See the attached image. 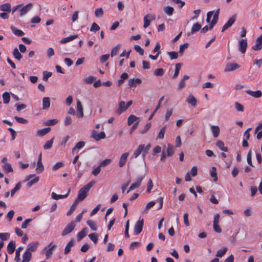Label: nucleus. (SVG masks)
<instances>
[{
  "mask_svg": "<svg viewBox=\"0 0 262 262\" xmlns=\"http://www.w3.org/2000/svg\"><path fill=\"white\" fill-rule=\"evenodd\" d=\"M11 29L12 31V32L16 36H23L25 33L23 31H22L21 30H19L18 29H17L16 28L13 27V26H11Z\"/></svg>",
  "mask_w": 262,
  "mask_h": 262,
  "instance_id": "obj_33",
  "label": "nucleus"
},
{
  "mask_svg": "<svg viewBox=\"0 0 262 262\" xmlns=\"http://www.w3.org/2000/svg\"><path fill=\"white\" fill-rule=\"evenodd\" d=\"M143 219H140L136 222L134 229V232L135 235H138L142 232L143 227Z\"/></svg>",
  "mask_w": 262,
  "mask_h": 262,
  "instance_id": "obj_2",
  "label": "nucleus"
},
{
  "mask_svg": "<svg viewBox=\"0 0 262 262\" xmlns=\"http://www.w3.org/2000/svg\"><path fill=\"white\" fill-rule=\"evenodd\" d=\"M128 156H129L128 152H125L121 156L120 159H119V163H118V165L120 167H122L123 166H124V165L126 163L127 158L128 157Z\"/></svg>",
  "mask_w": 262,
  "mask_h": 262,
  "instance_id": "obj_12",
  "label": "nucleus"
},
{
  "mask_svg": "<svg viewBox=\"0 0 262 262\" xmlns=\"http://www.w3.org/2000/svg\"><path fill=\"white\" fill-rule=\"evenodd\" d=\"M103 15V11L101 8H97L95 11V15L97 17H101Z\"/></svg>",
  "mask_w": 262,
  "mask_h": 262,
  "instance_id": "obj_53",
  "label": "nucleus"
},
{
  "mask_svg": "<svg viewBox=\"0 0 262 262\" xmlns=\"http://www.w3.org/2000/svg\"><path fill=\"white\" fill-rule=\"evenodd\" d=\"M211 177L213 178V181L216 182L217 180L216 169L215 167H212L210 171Z\"/></svg>",
  "mask_w": 262,
  "mask_h": 262,
  "instance_id": "obj_44",
  "label": "nucleus"
},
{
  "mask_svg": "<svg viewBox=\"0 0 262 262\" xmlns=\"http://www.w3.org/2000/svg\"><path fill=\"white\" fill-rule=\"evenodd\" d=\"M51 130L50 127H47L45 128L41 129H39L37 130L36 133V135L37 136L41 137L45 135H46L47 133H48Z\"/></svg>",
  "mask_w": 262,
  "mask_h": 262,
  "instance_id": "obj_26",
  "label": "nucleus"
},
{
  "mask_svg": "<svg viewBox=\"0 0 262 262\" xmlns=\"http://www.w3.org/2000/svg\"><path fill=\"white\" fill-rule=\"evenodd\" d=\"M247 47V41L246 39H242L239 41L238 50L243 54L246 52Z\"/></svg>",
  "mask_w": 262,
  "mask_h": 262,
  "instance_id": "obj_7",
  "label": "nucleus"
},
{
  "mask_svg": "<svg viewBox=\"0 0 262 262\" xmlns=\"http://www.w3.org/2000/svg\"><path fill=\"white\" fill-rule=\"evenodd\" d=\"M141 80L139 78H132L128 80V85L130 87L135 88L137 86V84L141 83Z\"/></svg>",
  "mask_w": 262,
  "mask_h": 262,
  "instance_id": "obj_19",
  "label": "nucleus"
},
{
  "mask_svg": "<svg viewBox=\"0 0 262 262\" xmlns=\"http://www.w3.org/2000/svg\"><path fill=\"white\" fill-rule=\"evenodd\" d=\"M56 247V245H53L51 248L46 249V257L47 259L49 258L53 253V250Z\"/></svg>",
  "mask_w": 262,
  "mask_h": 262,
  "instance_id": "obj_46",
  "label": "nucleus"
},
{
  "mask_svg": "<svg viewBox=\"0 0 262 262\" xmlns=\"http://www.w3.org/2000/svg\"><path fill=\"white\" fill-rule=\"evenodd\" d=\"M187 102L195 107L196 105L197 100L193 95H190L187 99Z\"/></svg>",
  "mask_w": 262,
  "mask_h": 262,
  "instance_id": "obj_30",
  "label": "nucleus"
},
{
  "mask_svg": "<svg viewBox=\"0 0 262 262\" xmlns=\"http://www.w3.org/2000/svg\"><path fill=\"white\" fill-rule=\"evenodd\" d=\"M96 78L92 76H90L88 77L85 78L83 79V81L86 84L92 83L94 80H95Z\"/></svg>",
  "mask_w": 262,
  "mask_h": 262,
  "instance_id": "obj_57",
  "label": "nucleus"
},
{
  "mask_svg": "<svg viewBox=\"0 0 262 262\" xmlns=\"http://www.w3.org/2000/svg\"><path fill=\"white\" fill-rule=\"evenodd\" d=\"M58 122V120L56 119L48 120L45 124L48 126L55 125Z\"/></svg>",
  "mask_w": 262,
  "mask_h": 262,
  "instance_id": "obj_63",
  "label": "nucleus"
},
{
  "mask_svg": "<svg viewBox=\"0 0 262 262\" xmlns=\"http://www.w3.org/2000/svg\"><path fill=\"white\" fill-rule=\"evenodd\" d=\"M32 4L31 3H29L25 6H24L20 11V15L21 16L26 14L31 9L32 7Z\"/></svg>",
  "mask_w": 262,
  "mask_h": 262,
  "instance_id": "obj_18",
  "label": "nucleus"
},
{
  "mask_svg": "<svg viewBox=\"0 0 262 262\" xmlns=\"http://www.w3.org/2000/svg\"><path fill=\"white\" fill-rule=\"evenodd\" d=\"M121 45L120 44H118L112 49L111 52V57H113L117 54L118 51L121 48Z\"/></svg>",
  "mask_w": 262,
  "mask_h": 262,
  "instance_id": "obj_49",
  "label": "nucleus"
},
{
  "mask_svg": "<svg viewBox=\"0 0 262 262\" xmlns=\"http://www.w3.org/2000/svg\"><path fill=\"white\" fill-rule=\"evenodd\" d=\"M54 138H52L51 140L46 142L45 144L43 145V148L45 149H50L53 143Z\"/></svg>",
  "mask_w": 262,
  "mask_h": 262,
  "instance_id": "obj_50",
  "label": "nucleus"
},
{
  "mask_svg": "<svg viewBox=\"0 0 262 262\" xmlns=\"http://www.w3.org/2000/svg\"><path fill=\"white\" fill-rule=\"evenodd\" d=\"M50 106V99L49 97H44L42 99V109L47 110Z\"/></svg>",
  "mask_w": 262,
  "mask_h": 262,
  "instance_id": "obj_24",
  "label": "nucleus"
},
{
  "mask_svg": "<svg viewBox=\"0 0 262 262\" xmlns=\"http://www.w3.org/2000/svg\"><path fill=\"white\" fill-rule=\"evenodd\" d=\"M15 250V243L14 241H11L9 242L7 246V252L11 254Z\"/></svg>",
  "mask_w": 262,
  "mask_h": 262,
  "instance_id": "obj_20",
  "label": "nucleus"
},
{
  "mask_svg": "<svg viewBox=\"0 0 262 262\" xmlns=\"http://www.w3.org/2000/svg\"><path fill=\"white\" fill-rule=\"evenodd\" d=\"M88 225L92 229L93 231H96L97 229V226L95 224V222L93 220H88L86 222Z\"/></svg>",
  "mask_w": 262,
  "mask_h": 262,
  "instance_id": "obj_38",
  "label": "nucleus"
},
{
  "mask_svg": "<svg viewBox=\"0 0 262 262\" xmlns=\"http://www.w3.org/2000/svg\"><path fill=\"white\" fill-rule=\"evenodd\" d=\"M254 51H259L262 49V34L256 39V43L252 47Z\"/></svg>",
  "mask_w": 262,
  "mask_h": 262,
  "instance_id": "obj_9",
  "label": "nucleus"
},
{
  "mask_svg": "<svg viewBox=\"0 0 262 262\" xmlns=\"http://www.w3.org/2000/svg\"><path fill=\"white\" fill-rule=\"evenodd\" d=\"M211 130L214 138H217L220 134V127L217 125L211 126Z\"/></svg>",
  "mask_w": 262,
  "mask_h": 262,
  "instance_id": "obj_23",
  "label": "nucleus"
},
{
  "mask_svg": "<svg viewBox=\"0 0 262 262\" xmlns=\"http://www.w3.org/2000/svg\"><path fill=\"white\" fill-rule=\"evenodd\" d=\"M32 253L26 251L23 255V260L21 262H29L31 260Z\"/></svg>",
  "mask_w": 262,
  "mask_h": 262,
  "instance_id": "obj_25",
  "label": "nucleus"
},
{
  "mask_svg": "<svg viewBox=\"0 0 262 262\" xmlns=\"http://www.w3.org/2000/svg\"><path fill=\"white\" fill-rule=\"evenodd\" d=\"M189 46L188 43H185L183 45H181L179 48V53L182 54L183 53L184 51L187 49Z\"/></svg>",
  "mask_w": 262,
  "mask_h": 262,
  "instance_id": "obj_62",
  "label": "nucleus"
},
{
  "mask_svg": "<svg viewBox=\"0 0 262 262\" xmlns=\"http://www.w3.org/2000/svg\"><path fill=\"white\" fill-rule=\"evenodd\" d=\"M52 75V72L44 71L43 72V77L42 79L44 81H47L49 77H50Z\"/></svg>",
  "mask_w": 262,
  "mask_h": 262,
  "instance_id": "obj_59",
  "label": "nucleus"
},
{
  "mask_svg": "<svg viewBox=\"0 0 262 262\" xmlns=\"http://www.w3.org/2000/svg\"><path fill=\"white\" fill-rule=\"evenodd\" d=\"M64 164L62 162H58L56 163L52 167V170L55 171L63 166Z\"/></svg>",
  "mask_w": 262,
  "mask_h": 262,
  "instance_id": "obj_64",
  "label": "nucleus"
},
{
  "mask_svg": "<svg viewBox=\"0 0 262 262\" xmlns=\"http://www.w3.org/2000/svg\"><path fill=\"white\" fill-rule=\"evenodd\" d=\"M227 251V248L226 247H224L217 251L216 256L217 257H222L223 255H224Z\"/></svg>",
  "mask_w": 262,
  "mask_h": 262,
  "instance_id": "obj_48",
  "label": "nucleus"
},
{
  "mask_svg": "<svg viewBox=\"0 0 262 262\" xmlns=\"http://www.w3.org/2000/svg\"><path fill=\"white\" fill-rule=\"evenodd\" d=\"M44 170V166L42 164V162H37V167L36 168V171L38 173H41Z\"/></svg>",
  "mask_w": 262,
  "mask_h": 262,
  "instance_id": "obj_42",
  "label": "nucleus"
},
{
  "mask_svg": "<svg viewBox=\"0 0 262 262\" xmlns=\"http://www.w3.org/2000/svg\"><path fill=\"white\" fill-rule=\"evenodd\" d=\"M128 75L126 73H123L121 75L120 78L118 80V85L120 86L125 80L127 79Z\"/></svg>",
  "mask_w": 262,
  "mask_h": 262,
  "instance_id": "obj_35",
  "label": "nucleus"
},
{
  "mask_svg": "<svg viewBox=\"0 0 262 262\" xmlns=\"http://www.w3.org/2000/svg\"><path fill=\"white\" fill-rule=\"evenodd\" d=\"M13 55L15 59L18 60H20L22 58V55L20 53L17 48H15L13 50Z\"/></svg>",
  "mask_w": 262,
  "mask_h": 262,
  "instance_id": "obj_34",
  "label": "nucleus"
},
{
  "mask_svg": "<svg viewBox=\"0 0 262 262\" xmlns=\"http://www.w3.org/2000/svg\"><path fill=\"white\" fill-rule=\"evenodd\" d=\"M156 18L155 15H150V14H147L144 17V25L143 27L144 28H147L150 23V20H154Z\"/></svg>",
  "mask_w": 262,
  "mask_h": 262,
  "instance_id": "obj_6",
  "label": "nucleus"
},
{
  "mask_svg": "<svg viewBox=\"0 0 262 262\" xmlns=\"http://www.w3.org/2000/svg\"><path fill=\"white\" fill-rule=\"evenodd\" d=\"M164 73V70L162 68L157 69L154 71V74L156 76H162Z\"/></svg>",
  "mask_w": 262,
  "mask_h": 262,
  "instance_id": "obj_61",
  "label": "nucleus"
},
{
  "mask_svg": "<svg viewBox=\"0 0 262 262\" xmlns=\"http://www.w3.org/2000/svg\"><path fill=\"white\" fill-rule=\"evenodd\" d=\"M10 234L9 233H0V239L2 241H6L10 237Z\"/></svg>",
  "mask_w": 262,
  "mask_h": 262,
  "instance_id": "obj_60",
  "label": "nucleus"
},
{
  "mask_svg": "<svg viewBox=\"0 0 262 262\" xmlns=\"http://www.w3.org/2000/svg\"><path fill=\"white\" fill-rule=\"evenodd\" d=\"M88 231V228L85 227L81 231L78 232L77 235V241H81L86 235Z\"/></svg>",
  "mask_w": 262,
  "mask_h": 262,
  "instance_id": "obj_21",
  "label": "nucleus"
},
{
  "mask_svg": "<svg viewBox=\"0 0 262 262\" xmlns=\"http://www.w3.org/2000/svg\"><path fill=\"white\" fill-rule=\"evenodd\" d=\"M235 20V18L234 16L230 17L228 21L223 27L222 32H224L226 29L230 27L234 23Z\"/></svg>",
  "mask_w": 262,
  "mask_h": 262,
  "instance_id": "obj_13",
  "label": "nucleus"
},
{
  "mask_svg": "<svg viewBox=\"0 0 262 262\" xmlns=\"http://www.w3.org/2000/svg\"><path fill=\"white\" fill-rule=\"evenodd\" d=\"M24 249V247H18L16 250L15 252V260L17 262H20V251Z\"/></svg>",
  "mask_w": 262,
  "mask_h": 262,
  "instance_id": "obj_39",
  "label": "nucleus"
},
{
  "mask_svg": "<svg viewBox=\"0 0 262 262\" xmlns=\"http://www.w3.org/2000/svg\"><path fill=\"white\" fill-rule=\"evenodd\" d=\"M165 149L167 157L172 156L175 152L174 147L169 143L167 144V148H166Z\"/></svg>",
  "mask_w": 262,
  "mask_h": 262,
  "instance_id": "obj_16",
  "label": "nucleus"
},
{
  "mask_svg": "<svg viewBox=\"0 0 262 262\" xmlns=\"http://www.w3.org/2000/svg\"><path fill=\"white\" fill-rule=\"evenodd\" d=\"M89 238L94 242V243L96 244L98 241V235L95 233H91L89 235Z\"/></svg>",
  "mask_w": 262,
  "mask_h": 262,
  "instance_id": "obj_58",
  "label": "nucleus"
},
{
  "mask_svg": "<svg viewBox=\"0 0 262 262\" xmlns=\"http://www.w3.org/2000/svg\"><path fill=\"white\" fill-rule=\"evenodd\" d=\"M70 192V190L68 191V193L64 195L62 194H57L56 193L53 192L51 193V197L52 199L54 200H59L61 199H64L67 198L69 195V193Z\"/></svg>",
  "mask_w": 262,
  "mask_h": 262,
  "instance_id": "obj_22",
  "label": "nucleus"
},
{
  "mask_svg": "<svg viewBox=\"0 0 262 262\" xmlns=\"http://www.w3.org/2000/svg\"><path fill=\"white\" fill-rule=\"evenodd\" d=\"M77 112L79 113L78 115V117L79 118L83 117V108H82V105H81L80 101H77Z\"/></svg>",
  "mask_w": 262,
  "mask_h": 262,
  "instance_id": "obj_29",
  "label": "nucleus"
},
{
  "mask_svg": "<svg viewBox=\"0 0 262 262\" xmlns=\"http://www.w3.org/2000/svg\"><path fill=\"white\" fill-rule=\"evenodd\" d=\"M3 101L5 104H7L9 102L10 96L8 92H5L3 94Z\"/></svg>",
  "mask_w": 262,
  "mask_h": 262,
  "instance_id": "obj_47",
  "label": "nucleus"
},
{
  "mask_svg": "<svg viewBox=\"0 0 262 262\" xmlns=\"http://www.w3.org/2000/svg\"><path fill=\"white\" fill-rule=\"evenodd\" d=\"M181 66H182V63H178L176 64L175 71H174V73L173 75V78H176L178 76V75L179 74L180 70L181 68Z\"/></svg>",
  "mask_w": 262,
  "mask_h": 262,
  "instance_id": "obj_45",
  "label": "nucleus"
},
{
  "mask_svg": "<svg viewBox=\"0 0 262 262\" xmlns=\"http://www.w3.org/2000/svg\"><path fill=\"white\" fill-rule=\"evenodd\" d=\"M201 28V25L200 24L198 23L194 24L191 28V31L187 33V36H189L190 35L195 33L200 30Z\"/></svg>",
  "mask_w": 262,
  "mask_h": 262,
  "instance_id": "obj_15",
  "label": "nucleus"
},
{
  "mask_svg": "<svg viewBox=\"0 0 262 262\" xmlns=\"http://www.w3.org/2000/svg\"><path fill=\"white\" fill-rule=\"evenodd\" d=\"M74 245V241L71 239L67 245L65 247L64 253L65 254H68L71 251V248Z\"/></svg>",
  "mask_w": 262,
  "mask_h": 262,
  "instance_id": "obj_32",
  "label": "nucleus"
},
{
  "mask_svg": "<svg viewBox=\"0 0 262 262\" xmlns=\"http://www.w3.org/2000/svg\"><path fill=\"white\" fill-rule=\"evenodd\" d=\"M79 202L77 200H75L72 205L71 206L70 209L67 212V215L69 216L72 214L73 211L76 209L77 205Z\"/></svg>",
  "mask_w": 262,
  "mask_h": 262,
  "instance_id": "obj_40",
  "label": "nucleus"
},
{
  "mask_svg": "<svg viewBox=\"0 0 262 262\" xmlns=\"http://www.w3.org/2000/svg\"><path fill=\"white\" fill-rule=\"evenodd\" d=\"M96 182L92 181L87 184L85 186L81 188L79 192L76 200L78 202L83 201L87 196V193L91 189V188L94 185Z\"/></svg>",
  "mask_w": 262,
  "mask_h": 262,
  "instance_id": "obj_1",
  "label": "nucleus"
},
{
  "mask_svg": "<svg viewBox=\"0 0 262 262\" xmlns=\"http://www.w3.org/2000/svg\"><path fill=\"white\" fill-rule=\"evenodd\" d=\"M251 155H252V150L250 149L248 152L247 156V161L248 163L251 166L253 167V165L252 162V158H251Z\"/></svg>",
  "mask_w": 262,
  "mask_h": 262,
  "instance_id": "obj_56",
  "label": "nucleus"
},
{
  "mask_svg": "<svg viewBox=\"0 0 262 262\" xmlns=\"http://www.w3.org/2000/svg\"><path fill=\"white\" fill-rule=\"evenodd\" d=\"M75 227V223L73 222H71V223L68 224L64 228L62 232L61 235L65 236L70 233L74 230Z\"/></svg>",
  "mask_w": 262,
  "mask_h": 262,
  "instance_id": "obj_3",
  "label": "nucleus"
},
{
  "mask_svg": "<svg viewBox=\"0 0 262 262\" xmlns=\"http://www.w3.org/2000/svg\"><path fill=\"white\" fill-rule=\"evenodd\" d=\"M21 182H18L15 186V187L11 191V196H13L15 193L18 191V190H19L20 189V187H21Z\"/></svg>",
  "mask_w": 262,
  "mask_h": 262,
  "instance_id": "obj_52",
  "label": "nucleus"
},
{
  "mask_svg": "<svg viewBox=\"0 0 262 262\" xmlns=\"http://www.w3.org/2000/svg\"><path fill=\"white\" fill-rule=\"evenodd\" d=\"M144 149V144L140 145L138 148L135 151L134 154L132 155V157L137 158L142 152H143V150Z\"/></svg>",
  "mask_w": 262,
  "mask_h": 262,
  "instance_id": "obj_17",
  "label": "nucleus"
},
{
  "mask_svg": "<svg viewBox=\"0 0 262 262\" xmlns=\"http://www.w3.org/2000/svg\"><path fill=\"white\" fill-rule=\"evenodd\" d=\"M0 10L10 12L11 11V5L9 3H5L0 6Z\"/></svg>",
  "mask_w": 262,
  "mask_h": 262,
  "instance_id": "obj_31",
  "label": "nucleus"
},
{
  "mask_svg": "<svg viewBox=\"0 0 262 262\" xmlns=\"http://www.w3.org/2000/svg\"><path fill=\"white\" fill-rule=\"evenodd\" d=\"M77 37H78V35H76V34L71 35V36H68L67 37H65V38H62L60 40V42L62 43H67V42H69L70 41H72V40L77 38Z\"/></svg>",
  "mask_w": 262,
  "mask_h": 262,
  "instance_id": "obj_27",
  "label": "nucleus"
},
{
  "mask_svg": "<svg viewBox=\"0 0 262 262\" xmlns=\"http://www.w3.org/2000/svg\"><path fill=\"white\" fill-rule=\"evenodd\" d=\"M167 54L169 56L171 60L177 59L178 57V53L177 52H167Z\"/></svg>",
  "mask_w": 262,
  "mask_h": 262,
  "instance_id": "obj_51",
  "label": "nucleus"
},
{
  "mask_svg": "<svg viewBox=\"0 0 262 262\" xmlns=\"http://www.w3.org/2000/svg\"><path fill=\"white\" fill-rule=\"evenodd\" d=\"M239 67L240 66L236 63L229 62L226 66L224 71L225 72L233 71L239 68Z\"/></svg>",
  "mask_w": 262,
  "mask_h": 262,
  "instance_id": "obj_5",
  "label": "nucleus"
},
{
  "mask_svg": "<svg viewBox=\"0 0 262 262\" xmlns=\"http://www.w3.org/2000/svg\"><path fill=\"white\" fill-rule=\"evenodd\" d=\"M85 145V142L83 141L78 142L75 145V146L72 149V152L73 153L76 149H80L82 148Z\"/></svg>",
  "mask_w": 262,
  "mask_h": 262,
  "instance_id": "obj_55",
  "label": "nucleus"
},
{
  "mask_svg": "<svg viewBox=\"0 0 262 262\" xmlns=\"http://www.w3.org/2000/svg\"><path fill=\"white\" fill-rule=\"evenodd\" d=\"M164 11L168 16H171L174 11V9L172 7L166 6L164 8Z\"/></svg>",
  "mask_w": 262,
  "mask_h": 262,
  "instance_id": "obj_37",
  "label": "nucleus"
},
{
  "mask_svg": "<svg viewBox=\"0 0 262 262\" xmlns=\"http://www.w3.org/2000/svg\"><path fill=\"white\" fill-rule=\"evenodd\" d=\"M100 28L98 25H97L96 23H93L92 24V26L90 29V31L91 32H97L100 30Z\"/></svg>",
  "mask_w": 262,
  "mask_h": 262,
  "instance_id": "obj_54",
  "label": "nucleus"
},
{
  "mask_svg": "<svg viewBox=\"0 0 262 262\" xmlns=\"http://www.w3.org/2000/svg\"><path fill=\"white\" fill-rule=\"evenodd\" d=\"M2 167L4 171L7 173L13 171V168L11 166V165L9 163H5V164L3 165Z\"/></svg>",
  "mask_w": 262,
  "mask_h": 262,
  "instance_id": "obj_41",
  "label": "nucleus"
},
{
  "mask_svg": "<svg viewBox=\"0 0 262 262\" xmlns=\"http://www.w3.org/2000/svg\"><path fill=\"white\" fill-rule=\"evenodd\" d=\"M138 119V117H136L135 115H130L127 119V124L128 125H130L134 122L136 121Z\"/></svg>",
  "mask_w": 262,
  "mask_h": 262,
  "instance_id": "obj_43",
  "label": "nucleus"
},
{
  "mask_svg": "<svg viewBox=\"0 0 262 262\" xmlns=\"http://www.w3.org/2000/svg\"><path fill=\"white\" fill-rule=\"evenodd\" d=\"M189 78V76L185 75L184 76L183 79L180 81L178 86V90H181L185 86V80Z\"/></svg>",
  "mask_w": 262,
  "mask_h": 262,
  "instance_id": "obj_28",
  "label": "nucleus"
},
{
  "mask_svg": "<svg viewBox=\"0 0 262 262\" xmlns=\"http://www.w3.org/2000/svg\"><path fill=\"white\" fill-rule=\"evenodd\" d=\"M126 110L127 108H126L125 102L121 101L119 103L118 108L116 111V113L118 115H120L123 112L125 111Z\"/></svg>",
  "mask_w": 262,
  "mask_h": 262,
  "instance_id": "obj_14",
  "label": "nucleus"
},
{
  "mask_svg": "<svg viewBox=\"0 0 262 262\" xmlns=\"http://www.w3.org/2000/svg\"><path fill=\"white\" fill-rule=\"evenodd\" d=\"M246 93L249 95L256 98H260L262 96V92L260 90L253 91L250 90H248L246 91Z\"/></svg>",
  "mask_w": 262,
  "mask_h": 262,
  "instance_id": "obj_11",
  "label": "nucleus"
},
{
  "mask_svg": "<svg viewBox=\"0 0 262 262\" xmlns=\"http://www.w3.org/2000/svg\"><path fill=\"white\" fill-rule=\"evenodd\" d=\"M92 137L98 141L101 139H104L105 138V134L103 132L98 133L96 131L94 130L92 133Z\"/></svg>",
  "mask_w": 262,
  "mask_h": 262,
  "instance_id": "obj_8",
  "label": "nucleus"
},
{
  "mask_svg": "<svg viewBox=\"0 0 262 262\" xmlns=\"http://www.w3.org/2000/svg\"><path fill=\"white\" fill-rule=\"evenodd\" d=\"M166 126H163L160 130L159 134L158 135V137L157 138V140L158 139H163L164 137V134L166 132Z\"/></svg>",
  "mask_w": 262,
  "mask_h": 262,
  "instance_id": "obj_36",
  "label": "nucleus"
},
{
  "mask_svg": "<svg viewBox=\"0 0 262 262\" xmlns=\"http://www.w3.org/2000/svg\"><path fill=\"white\" fill-rule=\"evenodd\" d=\"M144 178V176H141V177H138L137 179L136 182L133 183L130 185L128 190L127 191V193H128L130 191H132L137 188H138L141 185V182H142V180H143Z\"/></svg>",
  "mask_w": 262,
  "mask_h": 262,
  "instance_id": "obj_4",
  "label": "nucleus"
},
{
  "mask_svg": "<svg viewBox=\"0 0 262 262\" xmlns=\"http://www.w3.org/2000/svg\"><path fill=\"white\" fill-rule=\"evenodd\" d=\"M38 242L30 243L28 245L26 251L30 253L35 252L38 248Z\"/></svg>",
  "mask_w": 262,
  "mask_h": 262,
  "instance_id": "obj_10",
  "label": "nucleus"
}]
</instances>
